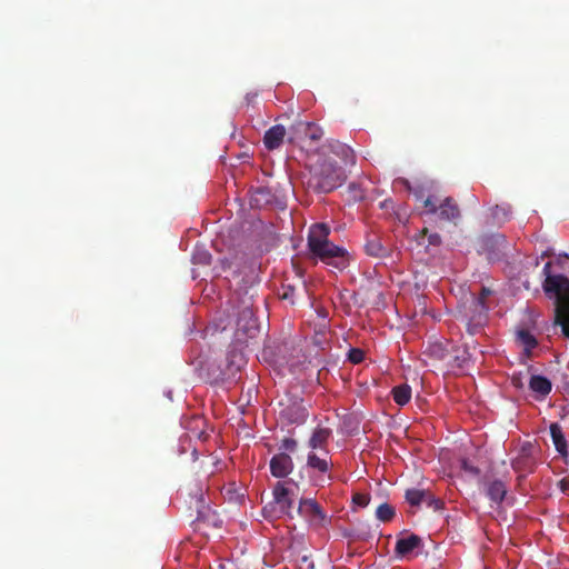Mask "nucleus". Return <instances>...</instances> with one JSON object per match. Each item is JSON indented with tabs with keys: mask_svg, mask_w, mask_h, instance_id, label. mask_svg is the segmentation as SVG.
Here are the masks:
<instances>
[{
	"mask_svg": "<svg viewBox=\"0 0 569 569\" xmlns=\"http://www.w3.org/2000/svg\"><path fill=\"white\" fill-rule=\"evenodd\" d=\"M555 262L543 267L542 288L548 298L555 301V325L561 328L562 336L569 339V278L555 271Z\"/></svg>",
	"mask_w": 569,
	"mask_h": 569,
	"instance_id": "nucleus-1",
	"label": "nucleus"
},
{
	"mask_svg": "<svg viewBox=\"0 0 569 569\" xmlns=\"http://www.w3.org/2000/svg\"><path fill=\"white\" fill-rule=\"evenodd\" d=\"M345 172L330 159H319L310 168L308 178V189L317 193H328L337 189L345 181Z\"/></svg>",
	"mask_w": 569,
	"mask_h": 569,
	"instance_id": "nucleus-2",
	"label": "nucleus"
},
{
	"mask_svg": "<svg viewBox=\"0 0 569 569\" xmlns=\"http://www.w3.org/2000/svg\"><path fill=\"white\" fill-rule=\"evenodd\" d=\"M272 495L273 502L266 506L263 508V512L276 517L287 516L292 519V508L296 495L293 490L288 487V482H277L272 490Z\"/></svg>",
	"mask_w": 569,
	"mask_h": 569,
	"instance_id": "nucleus-3",
	"label": "nucleus"
},
{
	"mask_svg": "<svg viewBox=\"0 0 569 569\" xmlns=\"http://www.w3.org/2000/svg\"><path fill=\"white\" fill-rule=\"evenodd\" d=\"M311 253L326 264L331 266L339 271L345 270L349 264L346 249L336 246L330 241L323 243L319 251H311Z\"/></svg>",
	"mask_w": 569,
	"mask_h": 569,
	"instance_id": "nucleus-4",
	"label": "nucleus"
},
{
	"mask_svg": "<svg viewBox=\"0 0 569 569\" xmlns=\"http://www.w3.org/2000/svg\"><path fill=\"white\" fill-rule=\"evenodd\" d=\"M463 318L470 335L477 333L485 326L488 319V307L482 302V298H472L465 309Z\"/></svg>",
	"mask_w": 569,
	"mask_h": 569,
	"instance_id": "nucleus-5",
	"label": "nucleus"
},
{
	"mask_svg": "<svg viewBox=\"0 0 569 569\" xmlns=\"http://www.w3.org/2000/svg\"><path fill=\"white\" fill-rule=\"evenodd\" d=\"M428 213L438 214L441 220L456 222L460 218V209L451 197L445 198L439 204L433 197L423 200Z\"/></svg>",
	"mask_w": 569,
	"mask_h": 569,
	"instance_id": "nucleus-6",
	"label": "nucleus"
},
{
	"mask_svg": "<svg viewBox=\"0 0 569 569\" xmlns=\"http://www.w3.org/2000/svg\"><path fill=\"white\" fill-rule=\"evenodd\" d=\"M297 511L312 527H323L327 522V515L315 499H300Z\"/></svg>",
	"mask_w": 569,
	"mask_h": 569,
	"instance_id": "nucleus-7",
	"label": "nucleus"
},
{
	"mask_svg": "<svg viewBox=\"0 0 569 569\" xmlns=\"http://www.w3.org/2000/svg\"><path fill=\"white\" fill-rule=\"evenodd\" d=\"M535 447L530 442L523 443L517 457L512 460V469L520 473V477H525L528 473L533 472L536 468V459L533 457Z\"/></svg>",
	"mask_w": 569,
	"mask_h": 569,
	"instance_id": "nucleus-8",
	"label": "nucleus"
},
{
	"mask_svg": "<svg viewBox=\"0 0 569 569\" xmlns=\"http://www.w3.org/2000/svg\"><path fill=\"white\" fill-rule=\"evenodd\" d=\"M322 136V129L316 123L298 121L291 127L289 141L295 142L296 140H310L311 142H318Z\"/></svg>",
	"mask_w": 569,
	"mask_h": 569,
	"instance_id": "nucleus-9",
	"label": "nucleus"
},
{
	"mask_svg": "<svg viewBox=\"0 0 569 569\" xmlns=\"http://www.w3.org/2000/svg\"><path fill=\"white\" fill-rule=\"evenodd\" d=\"M470 362V353L467 347L452 345L448 358L445 361V366L450 372H458L468 367Z\"/></svg>",
	"mask_w": 569,
	"mask_h": 569,
	"instance_id": "nucleus-10",
	"label": "nucleus"
},
{
	"mask_svg": "<svg viewBox=\"0 0 569 569\" xmlns=\"http://www.w3.org/2000/svg\"><path fill=\"white\" fill-rule=\"evenodd\" d=\"M258 331V323L252 310V303H244L237 320V333L243 332L249 338H253Z\"/></svg>",
	"mask_w": 569,
	"mask_h": 569,
	"instance_id": "nucleus-11",
	"label": "nucleus"
},
{
	"mask_svg": "<svg viewBox=\"0 0 569 569\" xmlns=\"http://www.w3.org/2000/svg\"><path fill=\"white\" fill-rule=\"evenodd\" d=\"M330 228L326 223H315L310 227L308 234V247L311 251H319L321 246L329 241Z\"/></svg>",
	"mask_w": 569,
	"mask_h": 569,
	"instance_id": "nucleus-12",
	"label": "nucleus"
},
{
	"mask_svg": "<svg viewBox=\"0 0 569 569\" xmlns=\"http://www.w3.org/2000/svg\"><path fill=\"white\" fill-rule=\"evenodd\" d=\"M293 470V461L286 452L274 455L270 460V471L276 478H284Z\"/></svg>",
	"mask_w": 569,
	"mask_h": 569,
	"instance_id": "nucleus-13",
	"label": "nucleus"
},
{
	"mask_svg": "<svg viewBox=\"0 0 569 569\" xmlns=\"http://www.w3.org/2000/svg\"><path fill=\"white\" fill-rule=\"evenodd\" d=\"M307 467L321 473L317 480V485L323 486V482L330 481L332 478L328 475L332 467L330 460L317 456L315 452H310L307 458Z\"/></svg>",
	"mask_w": 569,
	"mask_h": 569,
	"instance_id": "nucleus-14",
	"label": "nucleus"
},
{
	"mask_svg": "<svg viewBox=\"0 0 569 569\" xmlns=\"http://www.w3.org/2000/svg\"><path fill=\"white\" fill-rule=\"evenodd\" d=\"M287 130L282 124H274L263 136V144L268 150L278 149L284 140Z\"/></svg>",
	"mask_w": 569,
	"mask_h": 569,
	"instance_id": "nucleus-15",
	"label": "nucleus"
},
{
	"mask_svg": "<svg viewBox=\"0 0 569 569\" xmlns=\"http://www.w3.org/2000/svg\"><path fill=\"white\" fill-rule=\"evenodd\" d=\"M529 389L537 400H543L551 392L552 383L545 376L532 375L529 379Z\"/></svg>",
	"mask_w": 569,
	"mask_h": 569,
	"instance_id": "nucleus-16",
	"label": "nucleus"
},
{
	"mask_svg": "<svg viewBox=\"0 0 569 569\" xmlns=\"http://www.w3.org/2000/svg\"><path fill=\"white\" fill-rule=\"evenodd\" d=\"M421 545V538L415 533H411L410 536L406 538H400L397 540L396 543V552L397 555L401 557H406L409 553H411L415 549L420 547Z\"/></svg>",
	"mask_w": 569,
	"mask_h": 569,
	"instance_id": "nucleus-17",
	"label": "nucleus"
},
{
	"mask_svg": "<svg viewBox=\"0 0 569 569\" xmlns=\"http://www.w3.org/2000/svg\"><path fill=\"white\" fill-rule=\"evenodd\" d=\"M452 345L449 340L435 341L428 346L427 352L431 358L445 363Z\"/></svg>",
	"mask_w": 569,
	"mask_h": 569,
	"instance_id": "nucleus-18",
	"label": "nucleus"
},
{
	"mask_svg": "<svg viewBox=\"0 0 569 569\" xmlns=\"http://www.w3.org/2000/svg\"><path fill=\"white\" fill-rule=\"evenodd\" d=\"M330 437H331V430L329 428L319 426L313 430V432L309 439V447L313 450H316V449L323 450V449H326Z\"/></svg>",
	"mask_w": 569,
	"mask_h": 569,
	"instance_id": "nucleus-19",
	"label": "nucleus"
},
{
	"mask_svg": "<svg viewBox=\"0 0 569 569\" xmlns=\"http://www.w3.org/2000/svg\"><path fill=\"white\" fill-rule=\"evenodd\" d=\"M486 493L492 502L499 505L507 495V487L501 480H493L487 485Z\"/></svg>",
	"mask_w": 569,
	"mask_h": 569,
	"instance_id": "nucleus-20",
	"label": "nucleus"
},
{
	"mask_svg": "<svg viewBox=\"0 0 569 569\" xmlns=\"http://www.w3.org/2000/svg\"><path fill=\"white\" fill-rule=\"evenodd\" d=\"M517 342L523 348L527 356L538 346V340L528 329H519L516 332Z\"/></svg>",
	"mask_w": 569,
	"mask_h": 569,
	"instance_id": "nucleus-21",
	"label": "nucleus"
},
{
	"mask_svg": "<svg viewBox=\"0 0 569 569\" xmlns=\"http://www.w3.org/2000/svg\"><path fill=\"white\" fill-rule=\"evenodd\" d=\"M550 435L555 445L556 450L562 455H567V441L565 435L561 430V427L558 423H552L550 426Z\"/></svg>",
	"mask_w": 569,
	"mask_h": 569,
	"instance_id": "nucleus-22",
	"label": "nucleus"
},
{
	"mask_svg": "<svg viewBox=\"0 0 569 569\" xmlns=\"http://www.w3.org/2000/svg\"><path fill=\"white\" fill-rule=\"evenodd\" d=\"M393 401L399 406L407 405L411 399V387L407 383L396 386L391 390Z\"/></svg>",
	"mask_w": 569,
	"mask_h": 569,
	"instance_id": "nucleus-23",
	"label": "nucleus"
},
{
	"mask_svg": "<svg viewBox=\"0 0 569 569\" xmlns=\"http://www.w3.org/2000/svg\"><path fill=\"white\" fill-rule=\"evenodd\" d=\"M491 216L497 223H505L511 217V207L507 203L497 204L491 209Z\"/></svg>",
	"mask_w": 569,
	"mask_h": 569,
	"instance_id": "nucleus-24",
	"label": "nucleus"
},
{
	"mask_svg": "<svg viewBox=\"0 0 569 569\" xmlns=\"http://www.w3.org/2000/svg\"><path fill=\"white\" fill-rule=\"evenodd\" d=\"M428 490H420V489H407L405 498L408 503H410L413 507H418L421 503H423Z\"/></svg>",
	"mask_w": 569,
	"mask_h": 569,
	"instance_id": "nucleus-25",
	"label": "nucleus"
},
{
	"mask_svg": "<svg viewBox=\"0 0 569 569\" xmlns=\"http://www.w3.org/2000/svg\"><path fill=\"white\" fill-rule=\"evenodd\" d=\"M332 150L335 153H337L338 156H340L343 159L345 163H353L355 162L353 150L350 147H348L347 144L337 142L332 147Z\"/></svg>",
	"mask_w": 569,
	"mask_h": 569,
	"instance_id": "nucleus-26",
	"label": "nucleus"
},
{
	"mask_svg": "<svg viewBox=\"0 0 569 569\" xmlns=\"http://www.w3.org/2000/svg\"><path fill=\"white\" fill-rule=\"evenodd\" d=\"M395 515H396L395 508L387 502L379 505L376 510L377 519H379L382 522L391 521L393 519Z\"/></svg>",
	"mask_w": 569,
	"mask_h": 569,
	"instance_id": "nucleus-27",
	"label": "nucleus"
},
{
	"mask_svg": "<svg viewBox=\"0 0 569 569\" xmlns=\"http://www.w3.org/2000/svg\"><path fill=\"white\" fill-rule=\"evenodd\" d=\"M365 249L366 252L372 257H382L386 253V249L378 238L369 239L365 246Z\"/></svg>",
	"mask_w": 569,
	"mask_h": 569,
	"instance_id": "nucleus-28",
	"label": "nucleus"
},
{
	"mask_svg": "<svg viewBox=\"0 0 569 569\" xmlns=\"http://www.w3.org/2000/svg\"><path fill=\"white\" fill-rule=\"evenodd\" d=\"M227 360L229 362V369L231 372L240 370V368L244 365L243 355L236 350H230L228 352Z\"/></svg>",
	"mask_w": 569,
	"mask_h": 569,
	"instance_id": "nucleus-29",
	"label": "nucleus"
},
{
	"mask_svg": "<svg viewBox=\"0 0 569 569\" xmlns=\"http://www.w3.org/2000/svg\"><path fill=\"white\" fill-rule=\"evenodd\" d=\"M365 359V352L358 348H351L348 352V360L355 365L362 362Z\"/></svg>",
	"mask_w": 569,
	"mask_h": 569,
	"instance_id": "nucleus-30",
	"label": "nucleus"
},
{
	"mask_svg": "<svg viewBox=\"0 0 569 569\" xmlns=\"http://www.w3.org/2000/svg\"><path fill=\"white\" fill-rule=\"evenodd\" d=\"M352 502L360 508H365L370 502V496L368 493L356 492L352 497Z\"/></svg>",
	"mask_w": 569,
	"mask_h": 569,
	"instance_id": "nucleus-31",
	"label": "nucleus"
},
{
	"mask_svg": "<svg viewBox=\"0 0 569 569\" xmlns=\"http://www.w3.org/2000/svg\"><path fill=\"white\" fill-rule=\"evenodd\" d=\"M429 508H432L433 510H439L442 508V501L440 499L435 498L430 491H427L426 499L423 501Z\"/></svg>",
	"mask_w": 569,
	"mask_h": 569,
	"instance_id": "nucleus-32",
	"label": "nucleus"
},
{
	"mask_svg": "<svg viewBox=\"0 0 569 569\" xmlns=\"http://www.w3.org/2000/svg\"><path fill=\"white\" fill-rule=\"evenodd\" d=\"M282 290L283 291L280 293V298L293 303L295 288L292 286H284Z\"/></svg>",
	"mask_w": 569,
	"mask_h": 569,
	"instance_id": "nucleus-33",
	"label": "nucleus"
},
{
	"mask_svg": "<svg viewBox=\"0 0 569 569\" xmlns=\"http://www.w3.org/2000/svg\"><path fill=\"white\" fill-rule=\"evenodd\" d=\"M281 449L286 450V451H290V452H293L297 448V441L292 438H284L282 441H281Z\"/></svg>",
	"mask_w": 569,
	"mask_h": 569,
	"instance_id": "nucleus-34",
	"label": "nucleus"
},
{
	"mask_svg": "<svg viewBox=\"0 0 569 569\" xmlns=\"http://www.w3.org/2000/svg\"><path fill=\"white\" fill-rule=\"evenodd\" d=\"M511 382H512V386L518 388V389L523 388V381H522V378H521L520 373L512 375Z\"/></svg>",
	"mask_w": 569,
	"mask_h": 569,
	"instance_id": "nucleus-35",
	"label": "nucleus"
},
{
	"mask_svg": "<svg viewBox=\"0 0 569 569\" xmlns=\"http://www.w3.org/2000/svg\"><path fill=\"white\" fill-rule=\"evenodd\" d=\"M558 487L561 490V492L568 493L569 492V479H567V478L561 479L558 482Z\"/></svg>",
	"mask_w": 569,
	"mask_h": 569,
	"instance_id": "nucleus-36",
	"label": "nucleus"
},
{
	"mask_svg": "<svg viewBox=\"0 0 569 569\" xmlns=\"http://www.w3.org/2000/svg\"><path fill=\"white\" fill-rule=\"evenodd\" d=\"M462 468L466 470V471H469L473 475H479V469L477 467H472V466H469L468 462L465 460L462 461Z\"/></svg>",
	"mask_w": 569,
	"mask_h": 569,
	"instance_id": "nucleus-37",
	"label": "nucleus"
},
{
	"mask_svg": "<svg viewBox=\"0 0 569 569\" xmlns=\"http://www.w3.org/2000/svg\"><path fill=\"white\" fill-rule=\"evenodd\" d=\"M490 293H491V291H490L489 289H487V288H485V287H483V288L481 289V293H480V296H479L478 298H482V302H485V303H486V299H487V297H488Z\"/></svg>",
	"mask_w": 569,
	"mask_h": 569,
	"instance_id": "nucleus-38",
	"label": "nucleus"
},
{
	"mask_svg": "<svg viewBox=\"0 0 569 569\" xmlns=\"http://www.w3.org/2000/svg\"><path fill=\"white\" fill-rule=\"evenodd\" d=\"M429 242L431 244H438L440 242V236L438 233H433L429 238Z\"/></svg>",
	"mask_w": 569,
	"mask_h": 569,
	"instance_id": "nucleus-39",
	"label": "nucleus"
},
{
	"mask_svg": "<svg viewBox=\"0 0 569 569\" xmlns=\"http://www.w3.org/2000/svg\"><path fill=\"white\" fill-rule=\"evenodd\" d=\"M200 260L204 263H209L210 262V259H211V256L208 253V252H203L200 254Z\"/></svg>",
	"mask_w": 569,
	"mask_h": 569,
	"instance_id": "nucleus-40",
	"label": "nucleus"
},
{
	"mask_svg": "<svg viewBox=\"0 0 569 569\" xmlns=\"http://www.w3.org/2000/svg\"><path fill=\"white\" fill-rule=\"evenodd\" d=\"M301 561L303 562V565H307V569H313V562L310 561L308 557H302Z\"/></svg>",
	"mask_w": 569,
	"mask_h": 569,
	"instance_id": "nucleus-41",
	"label": "nucleus"
},
{
	"mask_svg": "<svg viewBox=\"0 0 569 569\" xmlns=\"http://www.w3.org/2000/svg\"><path fill=\"white\" fill-rule=\"evenodd\" d=\"M491 241H495V242L505 241V238L502 236H497V237L488 238L485 242L488 243Z\"/></svg>",
	"mask_w": 569,
	"mask_h": 569,
	"instance_id": "nucleus-42",
	"label": "nucleus"
},
{
	"mask_svg": "<svg viewBox=\"0 0 569 569\" xmlns=\"http://www.w3.org/2000/svg\"><path fill=\"white\" fill-rule=\"evenodd\" d=\"M200 505H203L202 496L200 495V498L197 499V508H199Z\"/></svg>",
	"mask_w": 569,
	"mask_h": 569,
	"instance_id": "nucleus-43",
	"label": "nucleus"
},
{
	"mask_svg": "<svg viewBox=\"0 0 569 569\" xmlns=\"http://www.w3.org/2000/svg\"><path fill=\"white\" fill-rule=\"evenodd\" d=\"M413 194L416 196L417 199H421L422 198L420 192L417 191V190L413 191Z\"/></svg>",
	"mask_w": 569,
	"mask_h": 569,
	"instance_id": "nucleus-44",
	"label": "nucleus"
},
{
	"mask_svg": "<svg viewBox=\"0 0 569 569\" xmlns=\"http://www.w3.org/2000/svg\"><path fill=\"white\" fill-rule=\"evenodd\" d=\"M201 513L202 512L200 510H198V515H199L198 518H197L198 520L200 519Z\"/></svg>",
	"mask_w": 569,
	"mask_h": 569,
	"instance_id": "nucleus-45",
	"label": "nucleus"
}]
</instances>
